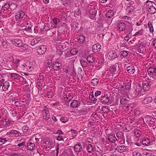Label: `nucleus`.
Here are the masks:
<instances>
[{
  "label": "nucleus",
  "mask_w": 156,
  "mask_h": 156,
  "mask_svg": "<svg viewBox=\"0 0 156 156\" xmlns=\"http://www.w3.org/2000/svg\"><path fill=\"white\" fill-rule=\"evenodd\" d=\"M87 149L89 152L92 153L94 151V146L91 144H89L87 146Z\"/></svg>",
  "instance_id": "39"
},
{
  "label": "nucleus",
  "mask_w": 156,
  "mask_h": 156,
  "mask_svg": "<svg viewBox=\"0 0 156 156\" xmlns=\"http://www.w3.org/2000/svg\"><path fill=\"white\" fill-rule=\"evenodd\" d=\"M10 7V5L9 3H6L2 7L3 9L5 10H7Z\"/></svg>",
  "instance_id": "48"
},
{
  "label": "nucleus",
  "mask_w": 156,
  "mask_h": 156,
  "mask_svg": "<svg viewBox=\"0 0 156 156\" xmlns=\"http://www.w3.org/2000/svg\"><path fill=\"white\" fill-rule=\"evenodd\" d=\"M97 10H96L94 8H93L90 10V13L93 16V17H94L97 14Z\"/></svg>",
  "instance_id": "43"
},
{
  "label": "nucleus",
  "mask_w": 156,
  "mask_h": 156,
  "mask_svg": "<svg viewBox=\"0 0 156 156\" xmlns=\"http://www.w3.org/2000/svg\"><path fill=\"white\" fill-rule=\"evenodd\" d=\"M145 50V46L141 44H139L137 48V51L140 53H143V51Z\"/></svg>",
  "instance_id": "17"
},
{
  "label": "nucleus",
  "mask_w": 156,
  "mask_h": 156,
  "mask_svg": "<svg viewBox=\"0 0 156 156\" xmlns=\"http://www.w3.org/2000/svg\"><path fill=\"white\" fill-rule=\"evenodd\" d=\"M127 70L129 73L133 74L135 71V69L133 66H131L127 67Z\"/></svg>",
  "instance_id": "26"
},
{
  "label": "nucleus",
  "mask_w": 156,
  "mask_h": 156,
  "mask_svg": "<svg viewBox=\"0 0 156 156\" xmlns=\"http://www.w3.org/2000/svg\"><path fill=\"white\" fill-rule=\"evenodd\" d=\"M99 80L96 79H92L91 81V83L93 86H96L97 85L98 83Z\"/></svg>",
  "instance_id": "44"
},
{
  "label": "nucleus",
  "mask_w": 156,
  "mask_h": 156,
  "mask_svg": "<svg viewBox=\"0 0 156 156\" xmlns=\"http://www.w3.org/2000/svg\"><path fill=\"white\" fill-rule=\"evenodd\" d=\"M69 19V16H68L67 14V13H64L62 15V20H62H63V21L67 20Z\"/></svg>",
  "instance_id": "42"
},
{
  "label": "nucleus",
  "mask_w": 156,
  "mask_h": 156,
  "mask_svg": "<svg viewBox=\"0 0 156 156\" xmlns=\"http://www.w3.org/2000/svg\"><path fill=\"white\" fill-rule=\"evenodd\" d=\"M11 114L13 116H16V110L14 108H12L11 110Z\"/></svg>",
  "instance_id": "62"
},
{
  "label": "nucleus",
  "mask_w": 156,
  "mask_h": 156,
  "mask_svg": "<svg viewBox=\"0 0 156 156\" xmlns=\"http://www.w3.org/2000/svg\"><path fill=\"white\" fill-rule=\"evenodd\" d=\"M20 62V60L18 59H16V61L14 62L13 66L16 67H17L19 66Z\"/></svg>",
  "instance_id": "56"
},
{
  "label": "nucleus",
  "mask_w": 156,
  "mask_h": 156,
  "mask_svg": "<svg viewBox=\"0 0 156 156\" xmlns=\"http://www.w3.org/2000/svg\"><path fill=\"white\" fill-rule=\"evenodd\" d=\"M77 39L79 42L83 43L85 41V38L83 35H81L77 37Z\"/></svg>",
  "instance_id": "35"
},
{
  "label": "nucleus",
  "mask_w": 156,
  "mask_h": 156,
  "mask_svg": "<svg viewBox=\"0 0 156 156\" xmlns=\"http://www.w3.org/2000/svg\"><path fill=\"white\" fill-rule=\"evenodd\" d=\"M40 39L39 38H34L30 42V44L33 46L38 43L40 41Z\"/></svg>",
  "instance_id": "32"
},
{
  "label": "nucleus",
  "mask_w": 156,
  "mask_h": 156,
  "mask_svg": "<svg viewBox=\"0 0 156 156\" xmlns=\"http://www.w3.org/2000/svg\"><path fill=\"white\" fill-rule=\"evenodd\" d=\"M82 146L80 144H78L75 146L74 150L76 152H79L82 151Z\"/></svg>",
  "instance_id": "18"
},
{
  "label": "nucleus",
  "mask_w": 156,
  "mask_h": 156,
  "mask_svg": "<svg viewBox=\"0 0 156 156\" xmlns=\"http://www.w3.org/2000/svg\"><path fill=\"white\" fill-rule=\"evenodd\" d=\"M131 82H129L125 84L124 86H122L120 88L121 94H123L124 97L128 96L127 91L130 89Z\"/></svg>",
  "instance_id": "4"
},
{
  "label": "nucleus",
  "mask_w": 156,
  "mask_h": 156,
  "mask_svg": "<svg viewBox=\"0 0 156 156\" xmlns=\"http://www.w3.org/2000/svg\"><path fill=\"white\" fill-rule=\"evenodd\" d=\"M147 9H149L154 5H156V4L153 2L149 0H147L146 2Z\"/></svg>",
  "instance_id": "22"
},
{
  "label": "nucleus",
  "mask_w": 156,
  "mask_h": 156,
  "mask_svg": "<svg viewBox=\"0 0 156 156\" xmlns=\"http://www.w3.org/2000/svg\"><path fill=\"white\" fill-rule=\"evenodd\" d=\"M134 133L136 135V137H139L141 134V132L138 130H136L135 131Z\"/></svg>",
  "instance_id": "57"
},
{
  "label": "nucleus",
  "mask_w": 156,
  "mask_h": 156,
  "mask_svg": "<svg viewBox=\"0 0 156 156\" xmlns=\"http://www.w3.org/2000/svg\"><path fill=\"white\" fill-rule=\"evenodd\" d=\"M128 101V100L126 98H122L120 100V102L121 104L124 105L126 104Z\"/></svg>",
  "instance_id": "55"
},
{
  "label": "nucleus",
  "mask_w": 156,
  "mask_h": 156,
  "mask_svg": "<svg viewBox=\"0 0 156 156\" xmlns=\"http://www.w3.org/2000/svg\"><path fill=\"white\" fill-rule=\"evenodd\" d=\"M117 150L118 152L120 153H122L125 151L126 150V146L124 145L119 146L117 147Z\"/></svg>",
  "instance_id": "24"
},
{
  "label": "nucleus",
  "mask_w": 156,
  "mask_h": 156,
  "mask_svg": "<svg viewBox=\"0 0 156 156\" xmlns=\"http://www.w3.org/2000/svg\"><path fill=\"white\" fill-rule=\"evenodd\" d=\"M123 136V134L122 132H119L116 133L117 140L118 141Z\"/></svg>",
  "instance_id": "40"
},
{
  "label": "nucleus",
  "mask_w": 156,
  "mask_h": 156,
  "mask_svg": "<svg viewBox=\"0 0 156 156\" xmlns=\"http://www.w3.org/2000/svg\"><path fill=\"white\" fill-rule=\"evenodd\" d=\"M110 101V98L107 95H105L103 96H101V102L104 104H107Z\"/></svg>",
  "instance_id": "9"
},
{
  "label": "nucleus",
  "mask_w": 156,
  "mask_h": 156,
  "mask_svg": "<svg viewBox=\"0 0 156 156\" xmlns=\"http://www.w3.org/2000/svg\"><path fill=\"white\" fill-rule=\"evenodd\" d=\"M6 77V75L5 73L0 74V84L1 85L2 84Z\"/></svg>",
  "instance_id": "25"
},
{
  "label": "nucleus",
  "mask_w": 156,
  "mask_h": 156,
  "mask_svg": "<svg viewBox=\"0 0 156 156\" xmlns=\"http://www.w3.org/2000/svg\"><path fill=\"white\" fill-rule=\"evenodd\" d=\"M61 64L58 62H55L52 65V68L54 70L57 71L60 69Z\"/></svg>",
  "instance_id": "16"
},
{
  "label": "nucleus",
  "mask_w": 156,
  "mask_h": 156,
  "mask_svg": "<svg viewBox=\"0 0 156 156\" xmlns=\"http://www.w3.org/2000/svg\"><path fill=\"white\" fill-rule=\"evenodd\" d=\"M150 88V86L147 82L142 83V85L137 84L136 89V94L140 96L142 94V92L147 91Z\"/></svg>",
  "instance_id": "1"
},
{
  "label": "nucleus",
  "mask_w": 156,
  "mask_h": 156,
  "mask_svg": "<svg viewBox=\"0 0 156 156\" xmlns=\"http://www.w3.org/2000/svg\"><path fill=\"white\" fill-rule=\"evenodd\" d=\"M24 12L22 10L17 12L15 15V20L18 25L21 27L24 26L25 20Z\"/></svg>",
  "instance_id": "2"
},
{
  "label": "nucleus",
  "mask_w": 156,
  "mask_h": 156,
  "mask_svg": "<svg viewBox=\"0 0 156 156\" xmlns=\"http://www.w3.org/2000/svg\"><path fill=\"white\" fill-rule=\"evenodd\" d=\"M80 63L83 68H85L88 65L87 62L84 60L82 59L80 60Z\"/></svg>",
  "instance_id": "41"
},
{
  "label": "nucleus",
  "mask_w": 156,
  "mask_h": 156,
  "mask_svg": "<svg viewBox=\"0 0 156 156\" xmlns=\"http://www.w3.org/2000/svg\"><path fill=\"white\" fill-rule=\"evenodd\" d=\"M92 49L93 52H98L101 50V46L99 44H97L93 46Z\"/></svg>",
  "instance_id": "13"
},
{
  "label": "nucleus",
  "mask_w": 156,
  "mask_h": 156,
  "mask_svg": "<svg viewBox=\"0 0 156 156\" xmlns=\"http://www.w3.org/2000/svg\"><path fill=\"white\" fill-rule=\"evenodd\" d=\"M12 43L13 45L18 47L21 46L23 44L21 40L17 39H14L12 41Z\"/></svg>",
  "instance_id": "12"
},
{
  "label": "nucleus",
  "mask_w": 156,
  "mask_h": 156,
  "mask_svg": "<svg viewBox=\"0 0 156 156\" xmlns=\"http://www.w3.org/2000/svg\"><path fill=\"white\" fill-rule=\"evenodd\" d=\"M143 120L144 123L152 128L156 126V119L152 116L147 115Z\"/></svg>",
  "instance_id": "3"
},
{
  "label": "nucleus",
  "mask_w": 156,
  "mask_h": 156,
  "mask_svg": "<svg viewBox=\"0 0 156 156\" xmlns=\"http://www.w3.org/2000/svg\"><path fill=\"white\" fill-rule=\"evenodd\" d=\"M117 66V65H112L109 67V70L112 73H115L116 70V66Z\"/></svg>",
  "instance_id": "30"
},
{
  "label": "nucleus",
  "mask_w": 156,
  "mask_h": 156,
  "mask_svg": "<svg viewBox=\"0 0 156 156\" xmlns=\"http://www.w3.org/2000/svg\"><path fill=\"white\" fill-rule=\"evenodd\" d=\"M143 34V31L142 30H140L139 31L136 32L134 35V36H136L138 35H142Z\"/></svg>",
  "instance_id": "61"
},
{
  "label": "nucleus",
  "mask_w": 156,
  "mask_h": 156,
  "mask_svg": "<svg viewBox=\"0 0 156 156\" xmlns=\"http://www.w3.org/2000/svg\"><path fill=\"white\" fill-rule=\"evenodd\" d=\"M117 27L120 31H123L125 29L126 25L123 23H119L117 26Z\"/></svg>",
  "instance_id": "20"
},
{
  "label": "nucleus",
  "mask_w": 156,
  "mask_h": 156,
  "mask_svg": "<svg viewBox=\"0 0 156 156\" xmlns=\"http://www.w3.org/2000/svg\"><path fill=\"white\" fill-rule=\"evenodd\" d=\"M28 149L30 151L34 150L35 148V144L32 143H28L27 145Z\"/></svg>",
  "instance_id": "29"
},
{
  "label": "nucleus",
  "mask_w": 156,
  "mask_h": 156,
  "mask_svg": "<svg viewBox=\"0 0 156 156\" xmlns=\"http://www.w3.org/2000/svg\"><path fill=\"white\" fill-rule=\"evenodd\" d=\"M147 71L150 76H151L152 78L153 77L154 78H155L154 76H155L156 74V68L152 67L148 69Z\"/></svg>",
  "instance_id": "5"
},
{
  "label": "nucleus",
  "mask_w": 156,
  "mask_h": 156,
  "mask_svg": "<svg viewBox=\"0 0 156 156\" xmlns=\"http://www.w3.org/2000/svg\"><path fill=\"white\" fill-rule=\"evenodd\" d=\"M9 87V82L6 81L4 82L1 87V92L5 91L8 90Z\"/></svg>",
  "instance_id": "6"
},
{
  "label": "nucleus",
  "mask_w": 156,
  "mask_h": 156,
  "mask_svg": "<svg viewBox=\"0 0 156 156\" xmlns=\"http://www.w3.org/2000/svg\"><path fill=\"white\" fill-rule=\"evenodd\" d=\"M16 144H18L17 146L19 147L24 146L25 145V141L23 140H17Z\"/></svg>",
  "instance_id": "28"
},
{
  "label": "nucleus",
  "mask_w": 156,
  "mask_h": 156,
  "mask_svg": "<svg viewBox=\"0 0 156 156\" xmlns=\"http://www.w3.org/2000/svg\"><path fill=\"white\" fill-rule=\"evenodd\" d=\"M148 26L150 32L151 33H153L154 31V28L152 23L151 22L149 21L148 22Z\"/></svg>",
  "instance_id": "38"
},
{
  "label": "nucleus",
  "mask_w": 156,
  "mask_h": 156,
  "mask_svg": "<svg viewBox=\"0 0 156 156\" xmlns=\"http://www.w3.org/2000/svg\"><path fill=\"white\" fill-rule=\"evenodd\" d=\"M133 156H142L140 153L138 152H134L133 153Z\"/></svg>",
  "instance_id": "64"
},
{
  "label": "nucleus",
  "mask_w": 156,
  "mask_h": 156,
  "mask_svg": "<svg viewBox=\"0 0 156 156\" xmlns=\"http://www.w3.org/2000/svg\"><path fill=\"white\" fill-rule=\"evenodd\" d=\"M44 79V77L43 75L41 74L38 76L37 81L39 82L40 81L43 82Z\"/></svg>",
  "instance_id": "51"
},
{
  "label": "nucleus",
  "mask_w": 156,
  "mask_h": 156,
  "mask_svg": "<svg viewBox=\"0 0 156 156\" xmlns=\"http://www.w3.org/2000/svg\"><path fill=\"white\" fill-rule=\"evenodd\" d=\"M29 128L27 126H24L23 128V133L27 134L28 132Z\"/></svg>",
  "instance_id": "53"
},
{
  "label": "nucleus",
  "mask_w": 156,
  "mask_h": 156,
  "mask_svg": "<svg viewBox=\"0 0 156 156\" xmlns=\"http://www.w3.org/2000/svg\"><path fill=\"white\" fill-rule=\"evenodd\" d=\"M70 105L73 108H77L79 106V104L77 101L73 100V102L70 104Z\"/></svg>",
  "instance_id": "31"
},
{
  "label": "nucleus",
  "mask_w": 156,
  "mask_h": 156,
  "mask_svg": "<svg viewBox=\"0 0 156 156\" xmlns=\"http://www.w3.org/2000/svg\"><path fill=\"white\" fill-rule=\"evenodd\" d=\"M53 21L54 24L55 25L53 27L54 28H56L57 27L56 25L59 24V23H60L61 21L60 20H59L58 18H55L53 20Z\"/></svg>",
  "instance_id": "33"
},
{
  "label": "nucleus",
  "mask_w": 156,
  "mask_h": 156,
  "mask_svg": "<svg viewBox=\"0 0 156 156\" xmlns=\"http://www.w3.org/2000/svg\"><path fill=\"white\" fill-rule=\"evenodd\" d=\"M78 52V51L77 49L74 48L71 49L70 51V54L73 55H75Z\"/></svg>",
  "instance_id": "46"
},
{
  "label": "nucleus",
  "mask_w": 156,
  "mask_h": 156,
  "mask_svg": "<svg viewBox=\"0 0 156 156\" xmlns=\"http://www.w3.org/2000/svg\"><path fill=\"white\" fill-rule=\"evenodd\" d=\"M21 48V49L23 50V51H25L27 50L28 49L27 45L26 44H22V45L21 46H20Z\"/></svg>",
  "instance_id": "49"
},
{
  "label": "nucleus",
  "mask_w": 156,
  "mask_h": 156,
  "mask_svg": "<svg viewBox=\"0 0 156 156\" xmlns=\"http://www.w3.org/2000/svg\"><path fill=\"white\" fill-rule=\"evenodd\" d=\"M10 77L12 79H17L19 80L21 78H22L23 79H25L24 77L21 76L16 73H11L10 74Z\"/></svg>",
  "instance_id": "15"
},
{
  "label": "nucleus",
  "mask_w": 156,
  "mask_h": 156,
  "mask_svg": "<svg viewBox=\"0 0 156 156\" xmlns=\"http://www.w3.org/2000/svg\"><path fill=\"white\" fill-rule=\"evenodd\" d=\"M128 55L127 52L126 51H123L121 52L120 55L121 57L122 58L126 57Z\"/></svg>",
  "instance_id": "45"
},
{
  "label": "nucleus",
  "mask_w": 156,
  "mask_h": 156,
  "mask_svg": "<svg viewBox=\"0 0 156 156\" xmlns=\"http://www.w3.org/2000/svg\"><path fill=\"white\" fill-rule=\"evenodd\" d=\"M150 143V141L148 138H144L142 140V144L144 146H148Z\"/></svg>",
  "instance_id": "27"
},
{
  "label": "nucleus",
  "mask_w": 156,
  "mask_h": 156,
  "mask_svg": "<svg viewBox=\"0 0 156 156\" xmlns=\"http://www.w3.org/2000/svg\"><path fill=\"white\" fill-rule=\"evenodd\" d=\"M53 26L50 22L49 23H47L45 24L44 27L43 28L45 30H44L46 32L47 31L50 30L51 28Z\"/></svg>",
  "instance_id": "21"
},
{
  "label": "nucleus",
  "mask_w": 156,
  "mask_h": 156,
  "mask_svg": "<svg viewBox=\"0 0 156 156\" xmlns=\"http://www.w3.org/2000/svg\"><path fill=\"white\" fill-rule=\"evenodd\" d=\"M153 100L152 97H148L145 98L144 100L142 101L141 103L142 104L145 105L151 103Z\"/></svg>",
  "instance_id": "14"
},
{
  "label": "nucleus",
  "mask_w": 156,
  "mask_h": 156,
  "mask_svg": "<svg viewBox=\"0 0 156 156\" xmlns=\"http://www.w3.org/2000/svg\"><path fill=\"white\" fill-rule=\"evenodd\" d=\"M44 119L46 120H48L50 118V114L49 112H43Z\"/></svg>",
  "instance_id": "36"
},
{
  "label": "nucleus",
  "mask_w": 156,
  "mask_h": 156,
  "mask_svg": "<svg viewBox=\"0 0 156 156\" xmlns=\"http://www.w3.org/2000/svg\"><path fill=\"white\" fill-rule=\"evenodd\" d=\"M102 110L104 113L107 114L109 112L110 110L109 107L104 106L102 108Z\"/></svg>",
  "instance_id": "37"
},
{
  "label": "nucleus",
  "mask_w": 156,
  "mask_h": 156,
  "mask_svg": "<svg viewBox=\"0 0 156 156\" xmlns=\"http://www.w3.org/2000/svg\"><path fill=\"white\" fill-rule=\"evenodd\" d=\"M44 28L40 29L38 27H35L34 29V33L36 34H44L45 32Z\"/></svg>",
  "instance_id": "8"
},
{
  "label": "nucleus",
  "mask_w": 156,
  "mask_h": 156,
  "mask_svg": "<svg viewBox=\"0 0 156 156\" xmlns=\"http://www.w3.org/2000/svg\"><path fill=\"white\" fill-rule=\"evenodd\" d=\"M89 98L91 101H96L97 100L96 98H94L93 92L92 93V94H91L89 96Z\"/></svg>",
  "instance_id": "59"
},
{
  "label": "nucleus",
  "mask_w": 156,
  "mask_h": 156,
  "mask_svg": "<svg viewBox=\"0 0 156 156\" xmlns=\"http://www.w3.org/2000/svg\"><path fill=\"white\" fill-rule=\"evenodd\" d=\"M108 140L111 142L114 143L117 140V138L115 135L114 134L110 135L108 137Z\"/></svg>",
  "instance_id": "19"
},
{
  "label": "nucleus",
  "mask_w": 156,
  "mask_h": 156,
  "mask_svg": "<svg viewBox=\"0 0 156 156\" xmlns=\"http://www.w3.org/2000/svg\"><path fill=\"white\" fill-rule=\"evenodd\" d=\"M46 50V46L44 45H41L37 49V52L38 55H41L44 54Z\"/></svg>",
  "instance_id": "7"
},
{
  "label": "nucleus",
  "mask_w": 156,
  "mask_h": 156,
  "mask_svg": "<svg viewBox=\"0 0 156 156\" xmlns=\"http://www.w3.org/2000/svg\"><path fill=\"white\" fill-rule=\"evenodd\" d=\"M155 5H154L148 9V11L151 14H154L156 12V9L155 7Z\"/></svg>",
  "instance_id": "34"
},
{
  "label": "nucleus",
  "mask_w": 156,
  "mask_h": 156,
  "mask_svg": "<svg viewBox=\"0 0 156 156\" xmlns=\"http://www.w3.org/2000/svg\"><path fill=\"white\" fill-rule=\"evenodd\" d=\"M87 62L90 63H92L94 61V60L93 59V57L90 56H87Z\"/></svg>",
  "instance_id": "50"
},
{
  "label": "nucleus",
  "mask_w": 156,
  "mask_h": 156,
  "mask_svg": "<svg viewBox=\"0 0 156 156\" xmlns=\"http://www.w3.org/2000/svg\"><path fill=\"white\" fill-rule=\"evenodd\" d=\"M61 121L63 123H66L67 121V118L65 117H62L60 119Z\"/></svg>",
  "instance_id": "63"
},
{
  "label": "nucleus",
  "mask_w": 156,
  "mask_h": 156,
  "mask_svg": "<svg viewBox=\"0 0 156 156\" xmlns=\"http://www.w3.org/2000/svg\"><path fill=\"white\" fill-rule=\"evenodd\" d=\"M15 105L17 107H21V103L20 101L17 100L14 102Z\"/></svg>",
  "instance_id": "54"
},
{
  "label": "nucleus",
  "mask_w": 156,
  "mask_h": 156,
  "mask_svg": "<svg viewBox=\"0 0 156 156\" xmlns=\"http://www.w3.org/2000/svg\"><path fill=\"white\" fill-rule=\"evenodd\" d=\"M8 133L9 134H10L11 135L16 137H18L21 135V133L20 132L14 130H12L10 131Z\"/></svg>",
  "instance_id": "11"
},
{
  "label": "nucleus",
  "mask_w": 156,
  "mask_h": 156,
  "mask_svg": "<svg viewBox=\"0 0 156 156\" xmlns=\"http://www.w3.org/2000/svg\"><path fill=\"white\" fill-rule=\"evenodd\" d=\"M63 2V5H69L70 4V1L68 0H62Z\"/></svg>",
  "instance_id": "58"
},
{
  "label": "nucleus",
  "mask_w": 156,
  "mask_h": 156,
  "mask_svg": "<svg viewBox=\"0 0 156 156\" xmlns=\"http://www.w3.org/2000/svg\"><path fill=\"white\" fill-rule=\"evenodd\" d=\"M116 57V54L115 51H110L108 55V59L110 60L115 58Z\"/></svg>",
  "instance_id": "10"
},
{
  "label": "nucleus",
  "mask_w": 156,
  "mask_h": 156,
  "mask_svg": "<svg viewBox=\"0 0 156 156\" xmlns=\"http://www.w3.org/2000/svg\"><path fill=\"white\" fill-rule=\"evenodd\" d=\"M5 120H2L0 121V126L1 128H5L7 127L9 124V123Z\"/></svg>",
  "instance_id": "23"
},
{
  "label": "nucleus",
  "mask_w": 156,
  "mask_h": 156,
  "mask_svg": "<svg viewBox=\"0 0 156 156\" xmlns=\"http://www.w3.org/2000/svg\"><path fill=\"white\" fill-rule=\"evenodd\" d=\"M113 15V12L112 10L109 11L106 14V17L109 18H112Z\"/></svg>",
  "instance_id": "47"
},
{
  "label": "nucleus",
  "mask_w": 156,
  "mask_h": 156,
  "mask_svg": "<svg viewBox=\"0 0 156 156\" xmlns=\"http://www.w3.org/2000/svg\"><path fill=\"white\" fill-rule=\"evenodd\" d=\"M2 45L3 47V48H6L8 47L9 45V43H7L6 41H4L2 42Z\"/></svg>",
  "instance_id": "60"
},
{
  "label": "nucleus",
  "mask_w": 156,
  "mask_h": 156,
  "mask_svg": "<svg viewBox=\"0 0 156 156\" xmlns=\"http://www.w3.org/2000/svg\"><path fill=\"white\" fill-rule=\"evenodd\" d=\"M134 9V8L129 6H128V7L127 8L126 11L128 12V13H131Z\"/></svg>",
  "instance_id": "52"
}]
</instances>
